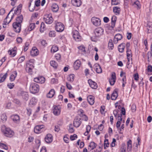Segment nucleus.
Wrapping results in <instances>:
<instances>
[{
	"label": "nucleus",
	"mask_w": 152,
	"mask_h": 152,
	"mask_svg": "<svg viewBox=\"0 0 152 152\" xmlns=\"http://www.w3.org/2000/svg\"><path fill=\"white\" fill-rule=\"evenodd\" d=\"M24 60V56H22L19 58L18 61L19 63H21L23 62Z\"/></svg>",
	"instance_id": "obj_58"
},
{
	"label": "nucleus",
	"mask_w": 152,
	"mask_h": 152,
	"mask_svg": "<svg viewBox=\"0 0 152 152\" xmlns=\"http://www.w3.org/2000/svg\"><path fill=\"white\" fill-rule=\"evenodd\" d=\"M104 30L101 27L96 28L94 30V32L96 37H99L103 34Z\"/></svg>",
	"instance_id": "obj_4"
},
{
	"label": "nucleus",
	"mask_w": 152,
	"mask_h": 152,
	"mask_svg": "<svg viewBox=\"0 0 152 152\" xmlns=\"http://www.w3.org/2000/svg\"><path fill=\"white\" fill-rule=\"evenodd\" d=\"M116 118H118V121H119L120 122H121V121H122L123 123H124L125 122V120H122L121 114H118V116Z\"/></svg>",
	"instance_id": "obj_41"
},
{
	"label": "nucleus",
	"mask_w": 152,
	"mask_h": 152,
	"mask_svg": "<svg viewBox=\"0 0 152 152\" xmlns=\"http://www.w3.org/2000/svg\"><path fill=\"white\" fill-rule=\"evenodd\" d=\"M55 31H50L49 34V36L51 37H54L55 36Z\"/></svg>",
	"instance_id": "obj_49"
},
{
	"label": "nucleus",
	"mask_w": 152,
	"mask_h": 152,
	"mask_svg": "<svg viewBox=\"0 0 152 152\" xmlns=\"http://www.w3.org/2000/svg\"><path fill=\"white\" fill-rule=\"evenodd\" d=\"M73 37L74 39L77 41H80L81 37L79 35V32L77 30L73 31Z\"/></svg>",
	"instance_id": "obj_8"
},
{
	"label": "nucleus",
	"mask_w": 152,
	"mask_h": 152,
	"mask_svg": "<svg viewBox=\"0 0 152 152\" xmlns=\"http://www.w3.org/2000/svg\"><path fill=\"white\" fill-rule=\"evenodd\" d=\"M30 90L31 93H36L39 91V86L37 83H32L30 85Z\"/></svg>",
	"instance_id": "obj_2"
},
{
	"label": "nucleus",
	"mask_w": 152,
	"mask_h": 152,
	"mask_svg": "<svg viewBox=\"0 0 152 152\" xmlns=\"http://www.w3.org/2000/svg\"><path fill=\"white\" fill-rule=\"evenodd\" d=\"M113 42L112 40L110 39L109 41L108 44V47L109 48H110L111 49H112L113 48Z\"/></svg>",
	"instance_id": "obj_36"
},
{
	"label": "nucleus",
	"mask_w": 152,
	"mask_h": 152,
	"mask_svg": "<svg viewBox=\"0 0 152 152\" xmlns=\"http://www.w3.org/2000/svg\"><path fill=\"white\" fill-rule=\"evenodd\" d=\"M8 53L12 57H14L16 54V51L14 50H10L8 51Z\"/></svg>",
	"instance_id": "obj_33"
},
{
	"label": "nucleus",
	"mask_w": 152,
	"mask_h": 152,
	"mask_svg": "<svg viewBox=\"0 0 152 152\" xmlns=\"http://www.w3.org/2000/svg\"><path fill=\"white\" fill-rule=\"evenodd\" d=\"M80 119V118H75L73 122V125L76 127L79 126L81 124Z\"/></svg>",
	"instance_id": "obj_14"
},
{
	"label": "nucleus",
	"mask_w": 152,
	"mask_h": 152,
	"mask_svg": "<svg viewBox=\"0 0 152 152\" xmlns=\"http://www.w3.org/2000/svg\"><path fill=\"white\" fill-rule=\"evenodd\" d=\"M121 152H126V148L125 147V145L123 144L122 145V146L121 148Z\"/></svg>",
	"instance_id": "obj_55"
},
{
	"label": "nucleus",
	"mask_w": 152,
	"mask_h": 152,
	"mask_svg": "<svg viewBox=\"0 0 152 152\" xmlns=\"http://www.w3.org/2000/svg\"><path fill=\"white\" fill-rule=\"evenodd\" d=\"M115 37H116L117 39L120 40L122 38V36L119 34H118L115 35Z\"/></svg>",
	"instance_id": "obj_44"
},
{
	"label": "nucleus",
	"mask_w": 152,
	"mask_h": 152,
	"mask_svg": "<svg viewBox=\"0 0 152 152\" xmlns=\"http://www.w3.org/2000/svg\"><path fill=\"white\" fill-rule=\"evenodd\" d=\"M94 68L97 73H100L102 72V69L98 64H95L94 65Z\"/></svg>",
	"instance_id": "obj_20"
},
{
	"label": "nucleus",
	"mask_w": 152,
	"mask_h": 152,
	"mask_svg": "<svg viewBox=\"0 0 152 152\" xmlns=\"http://www.w3.org/2000/svg\"><path fill=\"white\" fill-rule=\"evenodd\" d=\"M78 48L82 52L85 53L86 52L85 48L83 46H80Z\"/></svg>",
	"instance_id": "obj_46"
},
{
	"label": "nucleus",
	"mask_w": 152,
	"mask_h": 152,
	"mask_svg": "<svg viewBox=\"0 0 152 152\" xmlns=\"http://www.w3.org/2000/svg\"><path fill=\"white\" fill-rule=\"evenodd\" d=\"M5 12V11L4 9L2 8L0 10V14L3 15Z\"/></svg>",
	"instance_id": "obj_59"
},
{
	"label": "nucleus",
	"mask_w": 152,
	"mask_h": 152,
	"mask_svg": "<svg viewBox=\"0 0 152 152\" xmlns=\"http://www.w3.org/2000/svg\"><path fill=\"white\" fill-rule=\"evenodd\" d=\"M112 5H117L119 4V2L117 0H111Z\"/></svg>",
	"instance_id": "obj_48"
},
{
	"label": "nucleus",
	"mask_w": 152,
	"mask_h": 152,
	"mask_svg": "<svg viewBox=\"0 0 152 152\" xmlns=\"http://www.w3.org/2000/svg\"><path fill=\"white\" fill-rule=\"evenodd\" d=\"M120 8L118 7H114L113 8V12L116 14H119L120 11Z\"/></svg>",
	"instance_id": "obj_32"
},
{
	"label": "nucleus",
	"mask_w": 152,
	"mask_h": 152,
	"mask_svg": "<svg viewBox=\"0 0 152 152\" xmlns=\"http://www.w3.org/2000/svg\"><path fill=\"white\" fill-rule=\"evenodd\" d=\"M118 110H115L113 111V114L115 117H117L118 116Z\"/></svg>",
	"instance_id": "obj_64"
},
{
	"label": "nucleus",
	"mask_w": 152,
	"mask_h": 152,
	"mask_svg": "<svg viewBox=\"0 0 152 152\" xmlns=\"http://www.w3.org/2000/svg\"><path fill=\"white\" fill-rule=\"evenodd\" d=\"M51 9L53 12H57L58 10V5L56 4H53L51 7Z\"/></svg>",
	"instance_id": "obj_28"
},
{
	"label": "nucleus",
	"mask_w": 152,
	"mask_h": 152,
	"mask_svg": "<svg viewBox=\"0 0 152 152\" xmlns=\"http://www.w3.org/2000/svg\"><path fill=\"white\" fill-rule=\"evenodd\" d=\"M58 50V47L56 46H53L52 47L51 51L52 53H54L57 51Z\"/></svg>",
	"instance_id": "obj_39"
},
{
	"label": "nucleus",
	"mask_w": 152,
	"mask_h": 152,
	"mask_svg": "<svg viewBox=\"0 0 152 152\" xmlns=\"http://www.w3.org/2000/svg\"><path fill=\"white\" fill-rule=\"evenodd\" d=\"M45 141L48 143H51L53 140V136L50 134H48L45 138Z\"/></svg>",
	"instance_id": "obj_11"
},
{
	"label": "nucleus",
	"mask_w": 152,
	"mask_h": 152,
	"mask_svg": "<svg viewBox=\"0 0 152 152\" xmlns=\"http://www.w3.org/2000/svg\"><path fill=\"white\" fill-rule=\"evenodd\" d=\"M31 3H30L29 5V9L30 11L33 12L35 9V6H31Z\"/></svg>",
	"instance_id": "obj_50"
},
{
	"label": "nucleus",
	"mask_w": 152,
	"mask_h": 152,
	"mask_svg": "<svg viewBox=\"0 0 152 152\" xmlns=\"http://www.w3.org/2000/svg\"><path fill=\"white\" fill-rule=\"evenodd\" d=\"M2 130L4 135L9 137H12L14 134V132L9 128L6 127L5 126H3Z\"/></svg>",
	"instance_id": "obj_1"
},
{
	"label": "nucleus",
	"mask_w": 152,
	"mask_h": 152,
	"mask_svg": "<svg viewBox=\"0 0 152 152\" xmlns=\"http://www.w3.org/2000/svg\"><path fill=\"white\" fill-rule=\"evenodd\" d=\"M14 31L17 33H19L21 29V24L14 22L12 24Z\"/></svg>",
	"instance_id": "obj_6"
},
{
	"label": "nucleus",
	"mask_w": 152,
	"mask_h": 152,
	"mask_svg": "<svg viewBox=\"0 0 152 152\" xmlns=\"http://www.w3.org/2000/svg\"><path fill=\"white\" fill-rule=\"evenodd\" d=\"M37 102V99L33 97L31 99L29 104L31 107H33L36 104Z\"/></svg>",
	"instance_id": "obj_26"
},
{
	"label": "nucleus",
	"mask_w": 152,
	"mask_h": 152,
	"mask_svg": "<svg viewBox=\"0 0 152 152\" xmlns=\"http://www.w3.org/2000/svg\"><path fill=\"white\" fill-rule=\"evenodd\" d=\"M132 142L129 140L127 142V150L128 152H131L132 150Z\"/></svg>",
	"instance_id": "obj_24"
},
{
	"label": "nucleus",
	"mask_w": 152,
	"mask_h": 152,
	"mask_svg": "<svg viewBox=\"0 0 152 152\" xmlns=\"http://www.w3.org/2000/svg\"><path fill=\"white\" fill-rule=\"evenodd\" d=\"M91 21L94 25L96 26H98L100 25L101 21L99 18L93 17L91 18Z\"/></svg>",
	"instance_id": "obj_7"
},
{
	"label": "nucleus",
	"mask_w": 152,
	"mask_h": 152,
	"mask_svg": "<svg viewBox=\"0 0 152 152\" xmlns=\"http://www.w3.org/2000/svg\"><path fill=\"white\" fill-rule=\"evenodd\" d=\"M10 13V12H9V14H8V15L7 16V17L4 20V23H7V24H8L11 20V19L9 21H7V20L8 16H9Z\"/></svg>",
	"instance_id": "obj_53"
},
{
	"label": "nucleus",
	"mask_w": 152,
	"mask_h": 152,
	"mask_svg": "<svg viewBox=\"0 0 152 152\" xmlns=\"http://www.w3.org/2000/svg\"><path fill=\"white\" fill-rule=\"evenodd\" d=\"M11 118L13 121L15 123H17L19 122L20 118L19 116L17 115H12Z\"/></svg>",
	"instance_id": "obj_22"
},
{
	"label": "nucleus",
	"mask_w": 152,
	"mask_h": 152,
	"mask_svg": "<svg viewBox=\"0 0 152 152\" xmlns=\"http://www.w3.org/2000/svg\"><path fill=\"white\" fill-rule=\"evenodd\" d=\"M0 147L3 149H4L5 150H7L8 149L7 146L6 144L3 143H0Z\"/></svg>",
	"instance_id": "obj_43"
},
{
	"label": "nucleus",
	"mask_w": 152,
	"mask_h": 152,
	"mask_svg": "<svg viewBox=\"0 0 152 152\" xmlns=\"http://www.w3.org/2000/svg\"><path fill=\"white\" fill-rule=\"evenodd\" d=\"M74 75L73 74H71L68 77V80L70 82H73L74 80Z\"/></svg>",
	"instance_id": "obj_42"
},
{
	"label": "nucleus",
	"mask_w": 152,
	"mask_h": 152,
	"mask_svg": "<svg viewBox=\"0 0 152 152\" xmlns=\"http://www.w3.org/2000/svg\"><path fill=\"white\" fill-rule=\"evenodd\" d=\"M97 145L94 142H91L89 145L90 148V150H92L94 149L97 146Z\"/></svg>",
	"instance_id": "obj_30"
},
{
	"label": "nucleus",
	"mask_w": 152,
	"mask_h": 152,
	"mask_svg": "<svg viewBox=\"0 0 152 152\" xmlns=\"http://www.w3.org/2000/svg\"><path fill=\"white\" fill-rule=\"evenodd\" d=\"M72 126V125H70L69 126V132L70 133H72L74 132V130L72 127H71L70 126Z\"/></svg>",
	"instance_id": "obj_57"
},
{
	"label": "nucleus",
	"mask_w": 152,
	"mask_h": 152,
	"mask_svg": "<svg viewBox=\"0 0 152 152\" xmlns=\"http://www.w3.org/2000/svg\"><path fill=\"white\" fill-rule=\"evenodd\" d=\"M116 20V18L115 16H114L112 17L111 18V24L113 27L115 26Z\"/></svg>",
	"instance_id": "obj_37"
},
{
	"label": "nucleus",
	"mask_w": 152,
	"mask_h": 152,
	"mask_svg": "<svg viewBox=\"0 0 152 152\" xmlns=\"http://www.w3.org/2000/svg\"><path fill=\"white\" fill-rule=\"evenodd\" d=\"M64 29V26L62 23L60 22H58L56 23V29L57 31L61 32Z\"/></svg>",
	"instance_id": "obj_5"
},
{
	"label": "nucleus",
	"mask_w": 152,
	"mask_h": 152,
	"mask_svg": "<svg viewBox=\"0 0 152 152\" xmlns=\"http://www.w3.org/2000/svg\"><path fill=\"white\" fill-rule=\"evenodd\" d=\"M58 80L55 78H52L51 80V83H57Z\"/></svg>",
	"instance_id": "obj_60"
},
{
	"label": "nucleus",
	"mask_w": 152,
	"mask_h": 152,
	"mask_svg": "<svg viewBox=\"0 0 152 152\" xmlns=\"http://www.w3.org/2000/svg\"><path fill=\"white\" fill-rule=\"evenodd\" d=\"M118 96V93L115 90L112 93L111 96V99L112 100H115Z\"/></svg>",
	"instance_id": "obj_27"
},
{
	"label": "nucleus",
	"mask_w": 152,
	"mask_h": 152,
	"mask_svg": "<svg viewBox=\"0 0 152 152\" xmlns=\"http://www.w3.org/2000/svg\"><path fill=\"white\" fill-rule=\"evenodd\" d=\"M50 64L51 66L54 68H56L57 67L58 64L55 61H51L50 62Z\"/></svg>",
	"instance_id": "obj_38"
},
{
	"label": "nucleus",
	"mask_w": 152,
	"mask_h": 152,
	"mask_svg": "<svg viewBox=\"0 0 152 152\" xmlns=\"http://www.w3.org/2000/svg\"><path fill=\"white\" fill-rule=\"evenodd\" d=\"M20 94V95L22 96L23 99L26 101H27L28 100L29 96L27 93L23 91H21Z\"/></svg>",
	"instance_id": "obj_16"
},
{
	"label": "nucleus",
	"mask_w": 152,
	"mask_h": 152,
	"mask_svg": "<svg viewBox=\"0 0 152 152\" xmlns=\"http://www.w3.org/2000/svg\"><path fill=\"white\" fill-rule=\"evenodd\" d=\"M35 23H31L29 26L28 30L31 31L33 30L35 27Z\"/></svg>",
	"instance_id": "obj_34"
},
{
	"label": "nucleus",
	"mask_w": 152,
	"mask_h": 152,
	"mask_svg": "<svg viewBox=\"0 0 152 152\" xmlns=\"http://www.w3.org/2000/svg\"><path fill=\"white\" fill-rule=\"evenodd\" d=\"M60 111V109L59 107L57 106L54 107L53 113L55 115H59Z\"/></svg>",
	"instance_id": "obj_18"
},
{
	"label": "nucleus",
	"mask_w": 152,
	"mask_h": 152,
	"mask_svg": "<svg viewBox=\"0 0 152 152\" xmlns=\"http://www.w3.org/2000/svg\"><path fill=\"white\" fill-rule=\"evenodd\" d=\"M17 72L16 71H14L13 72L12 74L11 75L10 77V80L11 81H14L17 75Z\"/></svg>",
	"instance_id": "obj_29"
},
{
	"label": "nucleus",
	"mask_w": 152,
	"mask_h": 152,
	"mask_svg": "<svg viewBox=\"0 0 152 152\" xmlns=\"http://www.w3.org/2000/svg\"><path fill=\"white\" fill-rule=\"evenodd\" d=\"M34 81L36 83L42 84L44 83L45 82V79L43 77H39L35 78L34 79Z\"/></svg>",
	"instance_id": "obj_10"
},
{
	"label": "nucleus",
	"mask_w": 152,
	"mask_h": 152,
	"mask_svg": "<svg viewBox=\"0 0 152 152\" xmlns=\"http://www.w3.org/2000/svg\"><path fill=\"white\" fill-rule=\"evenodd\" d=\"M26 70L28 72H32V69L31 68L29 67L28 66L26 65Z\"/></svg>",
	"instance_id": "obj_54"
},
{
	"label": "nucleus",
	"mask_w": 152,
	"mask_h": 152,
	"mask_svg": "<svg viewBox=\"0 0 152 152\" xmlns=\"http://www.w3.org/2000/svg\"><path fill=\"white\" fill-rule=\"evenodd\" d=\"M45 27V24L43 22H42L41 24L40 28V31L41 32L43 31L44 30Z\"/></svg>",
	"instance_id": "obj_45"
},
{
	"label": "nucleus",
	"mask_w": 152,
	"mask_h": 152,
	"mask_svg": "<svg viewBox=\"0 0 152 152\" xmlns=\"http://www.w3.org/2000/svg\"><path fill=\"white\" fill-rule=\"evenodd\" d=\"M7 117L5 114H3L1 116V119L3 121H5L6 120Z\"/></svg>",
	"instance_id": "obj_52"
},
{
	"label": "nucleus",
	"mask_w": 152,
	"mask_h": 152,
	"mask_svg": "<svg viewBox=\"0 0 152 152\" xmlns=\"http://www.w3.org/2000/svg\"><path fill=\"white\" fill-rule=\"evenodd\" d=\"M44 127V125H39L36 126L34 128V132L36 133H38L41 132L42 129Z\"/></svg>",
	"instance_id": "obj_13"
},
{
	"label": "nucleus",
	"mask_w": 152,
	"mask_h": 152,
	"mask_svg": "<svg viewBox=\"0 0 152 152\" xmlns=\"http://www.w3.org/2000/svg\"><path fill=\"white\" fill-rule=\"evenodd\" d=\"M88 83L90 86L93 89H96L97 87L96 83L91 80H88Z\"/></svg>",
	"instance_id": "obj_15"
},
{
	"label": "nucleus",
	"mask_w": 152,
	"mask_h": 152,
	"mask_svg": "<svg viewBox=\"0 0 152 152\" xmlns=\"http://www.w3.org/2000/svg\"><path fill=\"white\" fill-rule=\"evenodd\" d=\"M7 76V73H6L2 77L1 76V75H0V82L1 83L4 81L6 79Z\"/></svg>",
	"instance_id": "obj_35"
},
{
	"label": "nucleus",
	"mask_w": 152,
	"mask_h": 152,
	"mask_svg": "<svg viewBox=\"0 0 152 152\" xmlns=\"http://www.w3.org/2000/svg\"><path fill=\"white\" fill-rule=\"evenodd\" d=\"M71 2L73 6L77 7H79L81 4L80 0H72Z\"/></svg>",
	"instance_id": "obj_17"
},
{
	"label": "nucleus",
	"mask_w": 152,
	"mask_h": 152,
	"mask_svg": "<svg viewBox=\"0 0 152 152\" xmlns=\"http://www.w3.org/2000/svg\"><path fill=\"white\" fill-rule=\"evenodd\" d=\"M44 19L45 23L48 24H50L53 21V19L51 14H47L45 15Z\"/></svg>",
	"instance_id": "obj_3"
},
{
	"label": "nucleus",
	"mask_w": 152,
	"mask_h": 152,
	"mask_svg": "<svg viewBox=\"0 0 152 152\" xmlns=\"http://www.w3.org/2000/svg\"><path fill=\"white\" fill-rule=\"evenodd\" d=\"M31 54L32 56H35L37 55L39 53L38 50L35 47L32 48L31 51Z\"/></svg>",
	"instance_id": "obj_12"
},
{
	"label": "nucleus",
	"mask_w": 152,
	"mask_h": 152,
	"mask_svg": "<svg viewBox=\"0 0 152 152\" xmlns=\"http://www.w3.org/2000/svg\"><path fill=\"white\" fill-rule=\"evenodd\" d=\"M148 32L149 33H152V24H148L147 26Z\"/></svg>",
	"instance_id": "obj_40"
},
{
	"label": "nucleus",
	"mask_w": 152,
	"mask_h": 152,
	"mask_svg": "<svg viewBox=\"0 0 152 152\" xmlns=\"http://www.w3.org/2000/svg\"><path fill=\"white\" fill-rule=\"evenodd\" d=\"M125 45V44L124 43H122L118 46V50L120 52L122 53L123 52Z\"/></svg>",
	"instance_id": "obj_25"
},
{
	"label": "nucleus",
	"mask_w": 152,
	"mask_h": 152,
	"mask_svg": "<svg viewBox=\"0 0 152 152\" xmlns=\"http://www.w3.org/2000/svg\"><path fill=\"white\" fill-rule=\"evenodd\" d=\"M81 64V62L78 60H76L74 64V67L75 69L77 70L79 69Z\"/></svg>",
	"instance_id": "obj_21"
},
{
	"label": "nucleus",
	"mask_w": 152,
	"mask_h": 152,
	"mask_svg": "<svg viewBox=\"0 0 152 152\" xmlns=\"http://www.w3.org/2000/svg\"><path fill=\"white\" fill-rule=\"evenodd\" d=\"M13 102L17 104H20V102L19 100L17 99H14L13 100Z\"/></svg>",
	"instance_id": "obj_63"
},
{
	"label": "nucleus",
	"mask_w": 152,
	"mask_h": 152,
	"mask_svg": "<svg viewBox=\"0 0 152 152\" xmlns=\"http://www.w3.org/2000/svg\"><path fill=\"white\" fill-rule=\"evenodd\" d=\"M55 94V91L53 89H51L47 95V97L48 98L53 97Z\"/></svg>",
	"instance_id": "obj_23"
},
{
	"label": "nucleus",
	"mask_w": 152,
	"mask_h": 152,
	"mask_svg": "<svg viewBox=\"0 0 152 152\" xmlns=\"http://www.w3.org/2000/svg\"><path fill=\"white\" fill-rule=\"evenodd\" d=\"M23 20V17L22 15H20L19 16H18L16 18V22H15L21 24V23L22 22Z\"/></svg>",
	"instance_id": "obj_31"
},
{
	"label": "nucleus",
	"mask_w": 152,
	"mask_h": 152,
	"mask_svg": "<svg viewBox=\"0 0 152 152\" xmlns=\"http://www.w3.org/2000/svg\"><path fill=\"white\" fill-rule=\"evenodd\" d=\"M109 143L108 140L105 139L104 141V147L105 149L107 147H108Z\"/></svg>",
	"instance_id": "obj_47"
},
{
	"label": "nucleus",
	"mask_w": 152,
	"mask_h": 152,
	"mask_svg": "<svg viewBox=\"0 0 152 152\" xmlns=\"http://www.w3.org/2000/svg\"><path fill=\"white\" fill-rule=\"evenodd\" d=\"M89 104L91 105H93L94 102V98L92 95H90L88 96L87 98Z\"/></svg>",
	"instance_id": "obj_19"
},
{
	"label": "nucleus",
	"mask_w": 152,
	"mask_h": 152,
	"mask_svg": "<svg viewBox=\"0 0 152 152\" xmlns=\"http://www.w3.org/2000/svg\"><path fill=\"white\" fill-rule=\"evenodd\" d=\"M127 56V57H130V55L131 54V50L130 49L127 50L126 51Z\"/></svg>",
	"instance_id": "obj_56"
},
{
	"label": "nucleus",
	"mask_w": 152,
	"mask_h": 152,
	"mask_svg": "<svg viewBox=\"0 0 152 152\" xmlns=\"http://www.w3.org/2000/svg\"><path fill=\"white\" fill-rule=\"evenodd\" d=\"M22 6L21 4H20L18 7L17 9V11H18V13H20L21 12V8Z\"/></svg>",
	"instance_id": "obj_61"
},
{
	"label": "nucleus",
	"mask_w": 152,
	"mask_h": 152,
	"mask_svg": "<svg viewBox=\"0 0 152 152\" xmlns=\"http://www.w3.org/2000/svg\"><path fill=\"white\" fill-rule=\"evenodd\" d=\"M40 3V0H37L35 2V6L37 7H38L39 6Z\"/></svg>",
	"instance_id": "obj_62"
},
{
	"label": "nucleus",
	"mask_w": 152,
	"mask_h": 152,
	"mask_svg": "<svg viewBox=\"0 0 152 152\" xmlns=\"http://www.w3.org/2000/svg\"><path fill=\"white\" fill-rule=\"evenodd\" d=\"M116 79V74L115 72H112L111 74V78L109 79L110 84L113 86L115 84Z\"/></svg>",
	"instance_id": "obj_9"
},
{
	"label": "nucleus",
	"mask_w": 152,
	"mask_h": 152,
	"mask_svg": "<svg viewBox=\"0 0 152 152\" xmlns=\"http://www.w3.org/2000/svg\"><path fill=\"white\" fill-rule=\"evenodd\" d=\"M77 137V136L76 134H74L73 135H71L70 137V139L71 140H75V138Z\"/></svg>",
	"instance_id": "obj_51"
}]
</instances>
